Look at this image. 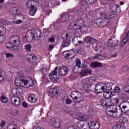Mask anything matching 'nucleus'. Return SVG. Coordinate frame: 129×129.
Listing matches in <instances>:
<instances>
[{"mask_svg":"<svg viewBox=\"0 0 129 129\" xmlns=\"http://www.w3.org/2000/svg\"><path fill=\"white\" fill-rule=\"evenodd\" d=\"M38 2L35 0H29L26 4V6L27 9H30L29 15L30 16H34L37 13V4Z\"/></svg>","mask_w":129,"mask_h":129,"instance_id":"1","label":"nucleus"},{"mask_svg":"<svg viewBox=\"0 0 129 129\" xmlns=\"http://www.w3.org/2000/svg\"><path fill=\"white\" fill-rule=\"evenodd\" d=\"M110 10L111 12H107L105 14L106 17L110 19V20L113 19V18H115V13H120L119 7L116 5H113L111 6Z\"/></svg>","mask_w":129,"mask_h":129,"instance_id":"2","label":"nucleus"},{"mask_svg":"<svg viewBox=\"0 0 129 129\" xmlns=\"http://www.w3.org/2000/svg\"><path fill=\"white\" fill-rule=\"evenodd\" d=\"M109 22H110V19L107 18L105 14V17L103 19L101 18L97 19L94 21V24L97 27L103 28V27H105Z\"/></svg>","mask_w":129,"mask_h":129,"instance_id":"3","label":"nucleus"},{"mask_svg":"<svg viewBox=\"0 0 129 129\" xmlns=\"http://www.w3.org/2000/svg\"><path fill=\"white\" fill-rule=\"evenodd\" d=\"M111 105L106 109V112L108 115L113 116V117H117V107L115 105Z\"/></svg>","mask_w":129,"mask_h":129,"instance_id":"4","label":"nucleus"},{"mask_svg":"<svg viewBox=\"0 0 129 129\" xmlns=\"http://www.w3.org/2000/svg\"><path fill=\"white\" fill-rule=\"evenodd\" d=\"M84 25H85V22L82 19L75 20L71 23V26L74 30H78V29H80V27L84 26Z\"/></svg>","mask_w":129,"mask_h":129,"instance_id":"5","label":"nucleus"},{"mask_svg":"<svg viewBox=\"0 0 129 129\" xmlns=\"http://www.w3.org/2000/svg\"><path fill=\"white\" fill-rule=\"evenodd\" d=\"M110 90H111V88H110V89H106L103 93V97L105 99H107V100H111V99L110 98L115 94L114 92Z\"/></svg>","mask_w":129,"mask_h":129,"instance_id":"6","label":"nucleus"},{"mask_svg":"<svg viewBox=\"0 0 129 129\" xmlns=\"http://www.w3.org/2000/svg\"><path fill=\"white\" fill-rule=\"evenodd\" d=\"M10 42H11V45H10V48H9V49L11 50L14 48V46L17 44V43H18V45L21 43V42L20 41V37L18 36H15L11 37L10 39Z\"/></svg>","mask_w":129,"mask_h":129,"instance_id":"7","label":"nucleus"},{"mask_svg":"<svg viewBox=\"0 0 129 129\" xmlns=\"http://www.w3.org/2000/svg\"><path fill=\"white\" fill-rule=\"evenodd\" d=\"M57 71H53L52 72H51L48 75L50 80H52L53 83H56L57 81H58V79L60 78V76L57 75Z\"/></svg>","mask_w":129,"mask_h":129,"instance_id":"8","label":"nucleus"},{"mask_svg":"<svg viewBox=\"0 0 129 129\" xmlns=\"http://www.w3.org/2000/svg\"><path fill=\"white\" fill-rule=\"evenodd\" d=\"M87 67L84 64L82 65V71L80 72V74L82 76H86L87 75H91L92 74V70L91 69L85 70Z\"/></svg>","mask_w":129,"mask_h":129,"instance_id":"9","label":"nucleus"},{"mask_svg":"<svg viewBox=\"0 0 129 129\" xmlns=\"http://www.w3.org/2000/svg\"><path fill=\"white\" fill-rule=\"evenodd\" d=\"M49 123L50 125L55 127V128H59L61 124L60 119L59 118H52L49 120Z\"/></svg>","mask_w":129,"mask_h":129,"instance_id":"10","label":"nucleus"},{"mask_svg":"<svg viewBox=\"0 0 129 129\" xmlns=\"http://www.w3.org/2000/svg\"><path fill=\"white\" fill-rule=\"evenodd\" d=\"M88 9L85 8L84 5H81L80 9L75 10L74 11V14L75 16H80L83 13H86L87 12Z\"/></svg>","mask_w":129,"mask_h":129,"instance_id":"11","label":"nucleus"},{"mask_svg":"<svg viewBox=\"0 0 129 129\" xmlns=\"http://www.w3.org/2000/svg\"><path fill=\"white\" fill-rule=\"evenodd\" d=\"M94 87L96 93H101V92H103L105 89V87H104L103 84L101 83H98L95 84Z\"/></svg>","mask_w":129,"mask_h":129,"instance_id":"12","label":"nucleus"},{"mask_svg":"<svg viewBox=\"0 0 129 129\" xmlns=\"http://www.w3.org/2000/svg\"><path fill=\"white\" fill-rule=\"evenodd\" d=\"M109 47H115L118 45V41L115 39V37L112 36L108 41Z\"/></svg>","mask_w":129,"mask_h":129,"instance_id":"13","label":"nucleus"},{"mask_svg":"<svg viewBox=\"0 0 129 129\" xmlns=\"http://www.w3.org/2000/svg\"><path fill=\"white\" fill-rule=\"evenodd\" d=\"M25 39L26 41L31 42L33 39H35V35L34 34V31L29 30L27 31L25 34Z\"/></svg>","mask_w":129,"mask_h":129,"instance_id":"14","label":"nucleus"},{"mask_svg":"<svg viewBox=\"0 0 129 129\" xmlns=\"http://www.w3.org/2000/svg\"><path fill=\"white\" fill-rule=\"evenodd\" d=\"M129 103L128 102H124L120 104V107L121 109V111L123 113L129 115V109L127 108V104Z\"/></svg>","mask_w":129,"mask_h":129,"instance_id":"15","label":"nucleus"},{"mask_svg":"<svg viewBox=\"0 0 129 129\" xmlns=\"http://www.w3.org/2000/svg\"><path fill=\"white\" fill-rule=\"evenodd\" d=\"M100 103L103 107H108V106H110V105H112V104H113L112 100H108L106 99H101L100 100Z\"/></svg>","mask_w":129,"mask_h":129,"instance_id":"16","label":"nucleus"},{"mask_svg":"<svg viewBox=\"0 0 129 129\" xmlns=\"http://www.w3.org/2000/svg\"><path fill=\"white\" fill-rule=\"evenodd\" d=\"M69 72V69L65 66H62L58 70V73L61 76H66Z\"/></svg>","mask_w":129,"mask_h":129,"instance_id":"17","label":"nucleus"},{"mask_svg":"<svg viewBox=\"0 0 129 129\" xmlns=\"http://www.w3.org/2000/svg\"><path fill=\"white\" fill-rule=\"evenodd\" d=\"M25 82L24 83L25 85L26 86V87H31L34 85V81L33 79L31 78H25Z\"/></svg>","mask_w":129,"mask_h":129,"instance_id":"18","label":"nucleus"},{"mask_svg":"<svg viewBox=\"0 0 129 129\" xmlns=\"http://www.w3.org/2000/svg\"><path fill=\"white\" fill-rule=\"evenodd\" d=\"M65 37L67 38V39H66L62 44V46L64 48H65V47H68V46H70V44H71V40L70 38H68V37H69V34H66Z\"/></svg>","mask_w":129,"mask_h":129,"instance_id":"19","label":"nucleus"},{"mask_svg":"<svg viewBox=\"0 0 129 129\" xmlns=\"http://www.w3.org/2000/svg\"><path fill=\"white\" fill-rule=\"evenodd\" d=\"M9 12L13 16H15V15L18 16L20 14V10L16 7H12L10 9Z\"/></svg>","mask_w":129,"mask_h":129,"instance_id":"20","label":"nucleus"},{"mask_svg":"<svg viewBox=\"0 0 129 129\" xmlns=\"http://www.w3.org/2000/svg\"><path fill=\"white\" fill-rule=\"evenodd\" d=\"M30 56L31 57L28 58L27 59V61L28 62H30V63H31V64H33V65H35V64H37V61H36V60L37 59V56H32V54H30Z\"/></svg>","mask_w":129,"mask_h":129,"instance_id":"21","label":"nucleus"},{"mask_svg":"<svg viewBox=\"0 0 129 129\" xmlns=\"http://www.w3.org/2000/svg\"><path fill=\"white\" fill-rule=\"evenodd\" d=\"M85 41L86 42L89 43V44H96V43H97L96 39L90 37H86Z\"/></svg>","mask_w":129,"mask_h":129,"instance_id":"22","label":"nucleus"},{"mask_svg":"<svg viewBox=\"0 0 129 129\" xmlns=\"http://www.w3.org/2000/svg\"><path fill=\"white\" fill-rule=\"evenodd\" d=\"M70 14H63L60 17V20L62 22H68L70 20Z\"/></svg>","mask_w":129,"mask_h":129,"instance_id":"23","label":"nucleus"},{"mask_svg":"<svg viewBox=\"0 0 129 129\" xmlns=\"http://www.w3.org/2000/svg\"><path fill=\"white\" fill-rule=\"evenodd\" d=\"M103 66L101 62H91L90 64V67H91V68H101Z\"/></svg>","mask_w":129,"mask_h":129,"instance_id":"24","label":"nucleus"},{"mask_svg":"<svg viewBox=\"0 0 129 129\" xmlns=\"http://www.w3.org/2000/svg\"><path fill=\"white\" fill-rule=\"evenodd\" d=\"M77 126L79 129H88L89 127V125L88 124H82L80 122H77Z\"/></svg>","mask_w":129,"mask_h":129,"instance_id":"25","label":"nucleus"},{"mask_svg":"<svg viewBox=\"0 0 129 129\" xmlns=\"http://www.w3.org/2000/svg\"><path fill=\"white\" fill-rule=\"evenodd\" d=\"M73 71L74 73H80L82 71V67L79 66H75L73 68Z\"/></svg>","mask_w":129,"mask_h":129,"instance_id":"26","label":"nucleus"},{"mask_svg":"<svg viewBox=\"0 0 129 129\" xmlns=\"http://www.w3.org/2000/svg\"><path fill=\"white\" fill-rule=\"evenodd\" d=\"M13 98H11V102L13 105H15V106H19V105H21V99L19 98L18 100H17V99H15L14 100V102H13Z\"/></svg>","mask_w":129,"mask_h":129,"instance_id":"27","label":"nucleus"},{"mask_svg":"<svg viewBox=\"0 0 129 129\" xmlns=\"http://www.w3.org/2000/svg\"><path fill=\"white\" fill-rule=\"evenodd\" d=\"M50 91V93H51V94L54 96H56V95L58 96V95H59L60 93V91L58 90V89H51Z\"/></svg>","mask_w":129,"mask_h":129,"instance_id":"28","label":"nucleus"},{"mask_svg":"<svg viewBox=\"0 0 129 129\" xmlns=\"http://www.w3.org/2000/svg\"><path fill=\"white\" fill-rule=\"evenodd\" d=\"M53 26L54 31H59V30L61 29V24L59 23H54Z\"/></svg>","mask_w":129,"mask_h":129,"instance_id":"29","label":"nucleus"},{"mask_svg":"<svg viewBox=\"0 0 129 129\" xmlns=\"http://www.w3.org/2000/svg\"><path fill=\"white\" fill-rule=\"evenodd\" d=\"M83 87L86 92H89L90 91V86L87 83L83 84Z\"/></svg>","mask_w":129,"mask_h":129,"instance_id":"30","label":"nucleus"},{"mask_svg":"<svg viewBox=\"0 0 129 129\" xmlns=\"http://www.w3.org/2000/svg\"><path fill=\"white\" fill-rule=\"evenodd\" d=\"M25 78L24 76L20 77V86L21 87H23V86H25Z\"/></svg>","mask_w":129,"mask_h":129,"instance_id":"31","label":"nucleus"},{"mask_svg":"<svg viewBox=\"0 0 129 129\" xmlns=\"http://www.w3.org/2000/svg\"><path fill=\"white\" fill-rule=\"evenodd\" d=\"M1 101L3 103H8L9 102V99H8L7 96L2 95L1 97Z\"/></svg>","mask_w":129,"mask_h":129,"instance_id":"32","label":"nucleus"},{"mask_svg":"<svg viewBox=\"0 0 129 129\" xmlns=\"http://www.w3.org/2000/svg\"><path fill=\"white\" fill-rule=\"evenodd\" d=\"M100 127V123L99 122H95L94 124V126H91V129H99Z\"/></svg>","mask_w":129,"mask_h":129,"instance_id":"33","label":"nucleus"},{"mask_svg":"<svg viewBox=\"0 0 129 129\" xmlns=\"http://www.w3.org/2000/svg\"><path fill=\"white\" fill-rule=\"evenodd\" d=\"M79 29L82 34H86V26L83 25Z\"/></svg>","mask_w":129,"mask_h":129,"instance_id":"34","label":"nucleus"},{"mask_svg":"<svg viewBox=\"0 0 129 129\" xmlns=\"http://www.w3.org/2000/svg\"><path fill=\"white\" fill-rule=\"evenodd\" d=\"M35 34L36 35V40H40L41 39V31L37 29L35 31Z\"/></svg>","mask_w":129,"mask_h":129,"instance_id":"35","label":"nucleus"},{"mask_svg":"<svg viewBox=\"0 0 129 129\" xmlns=\"http://www.w3.org/2000/svg\"><path fill=\"white\" fill-rule=\"evenodd\" d=\"M96 51H97L99 50V49H101V48H103V44L101 42H98L96 46Z\"/></svg>","mask_w":129,"mask_h":129,"instance_id":"36","label":"nucleus"},{"mask_svg":"<svg viewBox=\"0 0 129 129\" xmlns=\"http://www.w3.org/2000/svg\"><path fill=\"white\" fill-rule=\"evenodd\" d=\"M71 97L73 98L75 102H79V99H80V97L77 96H72L71 95Z\"/></svg>","mask_w":129,"mask_h":129,"instance_id":"37","label":"nucleus"},{"mask_svg":"<svg viewBox=\"0 0 129 129\" xmlns=\"http://www.w3.org/2000/svg\"><path fill=\"white\" fill-rule=\"evenodd\" d=\"M72 95H74V96H79L80 95H82V93L78 91H73L72 92Z\"/></svg>","mask_w":129,"mask_h":129,"instance_id":"38","label":"nucleus"},{"mask_svg":"<svg viewBox=\"0 0 129 129\" xmlns=\"http://www.w3.org/2000/svg\"><path fill=\"white\" fill-rule=\"evenodd\" d=\"M28 100H29V101H30V102H33V103L37 102V98H36V97H34L31 96L28 97Z\"/></svg>","mask_w":129,"mask_h":129,"instance_id":"39","label":"nucleus"},{"mask_svg":"<svg viewBox=\"0 0 129 129\" xmlns=\"http://www.w3.org/2000/svg\"><path fill=\"white\" fill-rule=\"evenodd\" d=\"M7 32V29L5 28V26H0V34H5Z\"/></svg>","mask_w":129,"mask_h":129,"instance_id":"40","label":"nucleus"},{"mask_svg":"<svg viewBox=\"0 0 129 129\" xmlns=\"http://www.w3.org/2000/svg\"><path fill=\"white\" fill-rule=\"evenodd\" d=\"M80 118L81 120H82L83 121H86L87 120H88V119H89V118H88V117H87V116L86 115H81L80 116Z\"/></svg>","mask_w":129,"mask_h":129,"instance_id":"41","label":"nucleus"},{"mask_svg":"<svg viewBox=\"0 0 129 129\" xmlns=\"http://www.w3.org/2000/svg\"><path fill=\"white\" fill-rule=\"evenodd\" d=\"M8 129H18V125L15 124H10Z\"/></svg>","mask_w":129,"mask_h":129,"instance_id":"42","label":"nucleus"},{"mask_svg":"<svg viewBox=\"0 0 129 129\" xmlns=\"http://www.w3.org/2000/svg\"><path fill=\"white\" fill-rule=\"evenodd\" d=\"M63 56L64 58H66V59H68V58H69L70 57V58H72V57H73V56H72V54L68 52H64Z\"/></svg>","mask_w":129,"mask_h":129,"instance_id":"43","label":"nucleus"},{"mask_svg":"<svg viewBox=\"0 0 129 129\" xmlns=\"http://www.w3.org/2000/svg\"><path fill=\"white\" fill-rule=\"evenodd\" d=\"M32 48V46L30 44H28L25 45V49L27 52H31V49Z\"/></svg>","mask_w":129,"mask_h":129,"instance_id":"44","label":"nucleus"},{"mask_svg":"<svg viewBox=\"0 0 129 129\" xmlns=\"http://www.w3.org/2000/svg\"><path fill=\"white\" fill-rule=\"evenodd\" d=\"M20 77H19V78H16L15 81V84L16 85V86H20Z\"/></svg>","mask_w":129,"mask_h":129,"instance_id":"45","label":"nucleus"},{"mask_svg":"<svg viewBox=\"0 0 129 129\" xmlns=\"http://www.w3.org/2000/svg\"><path fill=\"white\" fill-rule=\"evenodd\" d=\"M97 0H86V4L87 5H91L94 4Z\"/></svg>","mask_w":129,"mask_h":129,"instance_id":"46","label":"nucleus"},{"mask_svg":"<svg viewBox=\"0 0 129 129\" xmlns=\"http://www.w3.org/2000/svg\"><path fill=\"white\" fill-rule=\"evenodd\" d=\"M11 50H12V51H15V52H19V46H18V44L16 43L14 45V46H13Z\"/></svg>","mask_w":129,"mask_h":129,"instance_id":"47","label":"nucleus"},{"mask_svg":"<svg viewBox=\"0 0 129 129\" xmlns=\"http://www.w3.org/2000/svg\"><path fill=\"white\" fill-rule=\"evenodd\" d=\"M123 91L126 93H129V85H126L123 88Z\"/></svg>","mask_w":129,"mask_h":129,"instance_id":"48","label":"nucleus"},{"mask_svg":"<svg viewBox=\"0 0 129 129\" xmlns=\"http://www.w3.org/2000/svg\"><path fill=\"white\" fill-rule=\"evenodd\" d=\"M78 38H80L79 36H76V37L73 38L72 39V42L75 45H76L77 44V41L78 40Z\"/></svg>","mask_w":129,"mask_h":129,"instance_id":"49","label":"nucleus"},{"mask_svg":"<svg viewBox=\"0 0 129 129\" xmlns=\"http://www.w3.org/2000/svg\"><path fill=\"white\" fill-rule=\"evenodd\" d=\"M95 121H90V123H88L87 124L89 125V128L91 129V126H94V124H95Z\"/></svg>","mask_w":129,"mask_h":129,"instance_id":"50","label":"nucleus"},{"mask_svg":"<svg viewBox=\"0 0 129 129\" xmlns=\"http://www.w3.org/2000/svg\"><path fill=\"white\" fill-rule=\"evenodd\" d=\"M18 89L17 88H14L12 90V93L13 95H17L18 94Z\"/></svg>","mask_w":129,"mask_h":129,"instance_id":"51","label":"nucleus"},{"mask_svg":"<svg viewBox=\"0 0 129 129\" xmlns=\"http://www.w3.org/2000/svg\"><path fill=\"white\" fill-rule=\"evenodd\" d=\"M92 31V27L89 26H86V33H90Z\"/></svg>","mask_w":129,"mask_h":129,"instance_id":"52","label":"nucleus"},{"mask_svg":"<svg viewBox=\"0 0 129 129\" xmlns=\"http://www.w3.org/2000/svg\"><path fill=\"white\" fill-rule=\"evenodd\" d=\"M0 23H1L2 25H8V21L6 19H1Z\"/></svg>","mask_w":129,"mask_h":129,"instance_id":"53","label":"nucleus"},{"mask_svg":"<svg viewBox=\"0 0 129 129\" xmlns=\"http://www.w3.org/2000/svg\"><path fill=\"white\" fill-rule=\"evenodd\" d=\"M18 112H19L18 110H13L10 112V114H12V115H16Z\"/></svg>","mask_w":129,"mask_h":129,"instance_id":"54","label":"nucleus"},{"mask_svg":"<svg viewBox=\"0 0 129 129\" xmlns=\"http://www.w3.org/2000/svg\"><path fill=\"white\" fill-rule=\"evenodd\" d=\"M14 22L16 23V25H20L22 23H24V20H18L16 21H14Z\"/></svg>","mask_w":129,"mask_h":129,"instance_id":"55","label":"nucleus"},{"mask_svg":"<svg viewBox=\"0 0 129 129\" xmlns=\"http://www.w3.org/2000/svg\"><path fill=\"white\" fill-rule=\"evenodd\" d=\"M121 71L123 72H126L128 71V67H127L126 66H125L121 69Z\"/></svg>","mask_w":129,"mask_h":129,"instance_id":"56","label":"nucleus"},{"mask_svg":"<svg viewBox=\"0 0 129 129\" xmlns=\"http://www.w3.org/2000/svg\"><path fill=\"white\" fill-rule=\"evenodd\" d=\"M114 92L116 93H118L119 92H120V89L119 88V87H116L114 88Z\"/></svg>","mask_w":129,"mask_h":129,"instance_id":"57","label":"nucleus"},{"mask_svg":"<svg viewBox=\"0 0 129 129\" xmlns=\"http://www.w3.org/2000/svg\"><path fill=\"white\" fill-rule=\"evenodd\" d=\"M79 65H81V61L78 58L76 59V66H80Z\"/></svg>","mask_w":129,"mask_h":129,"instance_id":"58","label":"nucleus"},{"mask_svg":"<svg viewBox=\"0 0 129 129\" xmlns=\"http://www.w3.org/2000/svg\"><path fill=\"white\" fill-rule=\"evenodd\" d=\"M126 43V40L124 41V39L122 40V42L120 44V47H123V46L125 45Z\"/></svg>","mask_w":129,"mask_h":129,"instance_id":"59","label":"nucleus"},{"mask_svg":"<svg viewBox=\"0 0 129 129\" xmlns=\"http://www.w3.org/2000/svg\"><path fill=\"white\" fill-rule=\"evenodd\" d=\"M49 42H50V43H54L55 42V38L54 37H50L48 39Z\"/></svg>","mask_w":129,"mask_h":129,"instance_id":"60","label":"nucleus"},{"mask_svg":"<svg viewBox=\"0 0 129 129\" xmlns=\"http://www.w3.org/2000/svg\"><path fill=\"white\" fill-rule=\"evenodd\" d=\"M66 102L67 104H70L71 103H72V101L71 100V99L67 98L66 100Z\"/></svg>","mask_w":129,"mask_h":129,"instance_id":"61","label":"nucleus"},{"mask_svg":"<svg viewBox=\"0 0 129 129\" xmlns=\"http://www.w3.org/2000/svg\"><path fill=\"white\" fill-rule=\"evenodd\" d=\"M10 57L13 58L14 57V54L12 53H6V57L10 58Z\"/></svg>","mask_w":129,"mask_h":129,"instance_id":"62","label":"nucleus"},{"mask_svg":"<svg viewBox=\"0 0 129 129\" xmlns=\"http://www.w3.org/2000/svg\"><path fill=\"white\" fill-rule=\"evenodd\" d=\"M121 98H122L123 99H125V98H127V95L125 94H121Z\"/></svg>","mask_w":129,"mask_h":129,"instance_id":"63","label":"nucleus"},{"mask_svg":"<svg viewBox=\"0 0 129 129\" xmlns=\"http://www.w3.org/2000/svg\"><path fill=\"white\" fill-rule=\"evenodd\" d=\"M54 46L53 44L49 45L48 46L49 51H52V50H53V49L54 48Z\"/></svg>","mask_w":129,"mask_h":129,"instance_id":"64","label":"nucleus"}]
</instances>
